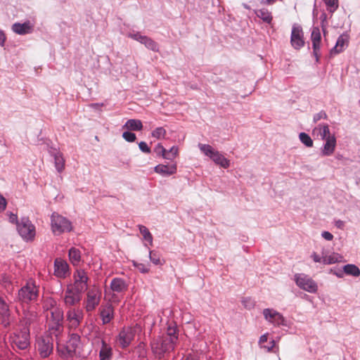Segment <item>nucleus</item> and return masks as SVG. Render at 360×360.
<instances>
[{
    "mask_svg": "<svg viewBox=\"0 0 360 360\" xmlns=\"http://www.w3.org/2000/svg\"><path fill=\"white\" fill-rule=\"evenodd\" d=\"M311 39L312 42L313 53L316 56L318 61L320 56V49L321 44V34L320 29L318 27H314L312 29Z\"/></svg>",
    "mask_w": 360,
    "mask_h": 360,
    "instance_id": "nucleus-18",
    "label": "nucleus"
},
{
    "mask_svg": "<svg viewBox=\"0 0 360 360\" xmlns=\"http://www.w3.org/2000/svg\"><path fill=\"white\" fill-rule=\"evenodd\" d=\"M327 6V10L330 12H335L338 8V0H323Z\"/></svg>",
    "mask_w": 360,
    "mask_h": 360,
    "instance_id": "nucleus-39",
    "label": "nucleus"
},
{
    "mask_svg": "<svg viewBox=\"0 0 360 360\" xmlns=\"http://www.w3.org/2000/svg\"><path fill=\"white\" fill-rule=\"evenodd\" d=\"M49 321H63V311L61 309L55 307L51 309Z\"/></svg>",
    "mask_w": 360,
    "mask_h": 360,
    "instance_id": "nucleus-31",
    "label": "nucleus"
},
{
    "mask_svg": "<svg viewBox=\"0 0 360 360\" xmlns=\"http://www.w3.org/2000/svg\"><path fill=\"white\" fill-rule=\"evenodd\" d=\"M267 340H268V334H264L260 337L259 344L261 345L262 347V346H264V343L266 342L267 341Z\"/></svg>",
    "mask_w": 360,
    "mask_h": 360,
    "instance_id": "nucleus-47",
    "label": "nucleus"
},
{
    "mask_svg": "<svg viewBox=\"0 0 360 360\" xmlns=\"http://www.w3.org/2000/svg\"><path fill=\"white\" fill-rule=\"evenodd\" d=\"M80 344V337L77 334H72L68 344L63 348H60L58 346L57 349L60 355L64 358H68L72 356L77 348Z\"/></svg>",
    "mask_w": 360,
    "mask_h": 360,
    "instance_id": "nucleus-11",
    "label": "nucleus"
},
{
    "mask_svg": "<svg viewBox=\"0 0 360 360\" xmlns=\"http://www.w3.org/2000/svg\"><path fill=\"white\" fill-rule=\"evenodd\" d=\"M134 337L135 329L131 327L123 328L116 337V342L121 348L125 349L130 345Z\"/></svg>",
    "mask_w": 360,
    "mask_h": 360,
    "instance_id": "nucleus-13",
    "label": "nucleus"
},
{
    "mask_svg": "<svg viewBox=\"0 0 360 360\" xmlns=\"http://www.w3.org/2000/svg\"><path fill=\"white\" fill-rule=\"evenodd\" d=\"M112 302L101 305L99 315L103 325L109 323L114 319V307Z\"/></svg>",
    "mask_w": 360,
    "mask_h": 360,
    "instance_id": "nucleus-17",
    "label": "nucleus"
},
{
    "mask_svg": "<svg viewBox=\"0 0 360 360\" xmlns=\"http://www.w3.org/2000/svg\"><path fill=\"white\" fill-rule=\"evenodd\" d=\"M319 131L318 135L322 140L326 139L330 134V129L328 124L319 125L314 129V132Z\"/></svg>",
    "mask_w": 360,
    "mask_h": 360,
    "instance_id": "nucleus-35",
    "label": "nucleus"
},
{
    "mask_svg": "<svg viewBox=\"0 0 360 360\" xmlns=\"http://www.w3.org/2000/svg\"><path fill=\"white\" fill-rule=\"evenodd\" d=\"M101 295V289L96 285L88 290L83 302L84 308L87 313H91L96 309L100 304Z\"/></svg>",
    "mask_w": 360,
    "mask_h": 360,
    "instance_id": "nucleus-5",
    "label": "nucleus"
},
{
    "mask_svg": "<svg viewBox=\"0 0 360 360\" xmlns=\"http://www.w3.org/2000/svg\"><path fill=\"white\" fill-rule=\"evenodd\" d=\"M82 297V293L72 289V287L67 286L62 295V299L65 308H75L79 304Z\"/></svg>",
    "mask_w": 360,
    "mask_h": 360,
    "instance_id": "nucleus-9",
    "label": "nucleus"
},
{
    "mask_svg": "<svg viewBox=\"0 0 360 360\" xmlns=\"http://www.w3.org/2000/svg\"><path fill=\"white\" fill-rule=\"evenodd\" d=\"M300 141L305 145L307 147L313 146V141L311 137L306 133L302 132L299 135Z\"/></svg>",
    "mask_w": 360,
    "mask_h": 360,
    "instance_id": "nucleus-38",
    "label": "nucleus"
},
{
    "mask_svg": "<svg viewBox=\"0 0 360 360\" xmlns=\"http://www.w3.org/2000/svg\"><path fill=\"white\" fill-rule=\"evenodd\" d=\"M9 221H10V222H11L13 224H16L17 225H18V223H19V221H18L17 215L15 214H13V213H11L9 215Z\"/></svg>",
    "mask_w": 360,
    "mask_h": 360,
    "instance_id": "nucleus-46",
    "label": "nucleus"
},
{
    "mask_svg": "<svg viewBox=\"0 0 360 360\" xmlns=\"http://www.w3.org/2000/svg\"><path fill=\"white\" fill-rule=\"evenodd\" d=\"M296 284L304 290L309 292H316L317 290L316 283L307 275L303 274H297L295 275Z\"/></svg>",
    "mask_w": 360,
    "mask_h": 360,
    "instance_id": "nucleus-15",
    "label": "nucleus"
},
{
    "mask_svg": "<svg viewBox=\"0 0 360 360\" xmlns=\"http://www.w3.org/2000/svg\"><path fill=\"white\" fill-rule=\"evenodd\" d=\"M342 257L338 253H333L328 256L323 257V263L326 264H332L342 261Z\"/></svg>",
    "mask_w": 360,
    "mask_h": 360,
    "instance_id": "nucleus-33",
    "label": "nucleus"
},
{
    "mask_svg": "<svg viewBox=\"0 0 360 360\" xmlns=\"http://www.w3.org/2000/svg\"><path fill=\"white\" fill-rule=\"evenodd\" d=\"M17 230L20 236L26 241H32L35 237V227L28 217L21 218L18 223Z\"/></svg>",
    "mask_w": 360,
    "mask_h": 360,
    "instance_id": "nucleus-8",
    "label": "nucleus"
},
{
    "mask_svg": "<svg viewBox=\"0 0 360 360\" xmlns=\"http://www.w3.org/2000/svg\"><path fill=\"white\" fill-rule=\"evenodd\" d=\"M122 137L128 142H134L136 139L135 134L128 131L123 133Z\"/></svg>",
    "mask_w": 360,
    "mask_h": 360,
    "instance_id": "nucleus-41",
    "label": "nucleus"
},
{
    "mask_svg": "<svg viewBox=\"0 0 360 360\" xmlns=\"http://www.w3.org/2000/svg\"><path fill=\"white\" fill-rule=\"evenodd\" d=\"M129 37L134 39L136 41H140L141 44L146 45V47L150 49H154L155 44V43L149 38L146 36H142L139 33L129 34Z\"/></svg>",
    "mask_w": 360,
    "mask_h": 360,
    "instance_id": "nucleus-26",
    "label": "nucleus"
},
{
    "mask_svg": "<svg viewBox=\"0 0 360 360\" xmlns=\"http://www.w3.org/2000/svg\"><path fill=\"white\" fill-rule=\"evenodd\" d=\"M162 160H163V161H162V162H161L160 163H165V165H167V162H169V160H163V159H162Z\"/></svg>",
    "mask_w": 360,
    "mask_h": 360,
    "instance_id": "nucleus-56",
    "label": "nucleus"
},
{
    "mask_svg": "<svg viewBox=\"0 0 360 360\" xmlns=\"http://www.w3.org/2000/svg\"><path fill=\"white\" fill-rule=\"evenodd\" d=\"M123 127L130 131H140L143 128V124L141 120L131 119L127 121Z\"/></svg>",
    "mask_w": 360,
    "mask_h": 360,
    "instance_id": "nucleus-29",
    "label": "nucleus"
},
{
    "mask_svg": "<svg viewBox=\"0 0 360 360\" xmlns=\"http://www.w3.org/2000/svg\"><path fill=\"white\" fill-rule=\"evenodd\" d=\"M182 360H198V359L196 356L189 354L183 358Z\"/></svg>",
    "mask_w": 360,
    "mask_h": 360,
    "instance_id": "nucleus-49",
    "label": "nucleus"
},
{
    "mask_svg": "<svg viewBox=\"0 0 360 360\" xmlns=\"http://www.w3.org/2000/svg\"><path fill=\"white\" fill-rule=\"evenodd\" d=\"M55 166L58 172H61L65 168V160L60 153L54 156Z\"/></svg>",
    "mask_w": 360,
    "mask_h": 360,
    "instance_id": "nucleus-37",
    "label": "nucleus"
},
{
    "mask_svg": "<svg viewBox=\"0 0 360 360\" xmlns=\"http://www.w3.org/2000/svg\"><path fill=\"white\" fill-rule=\"evenodd\" d=\"M127 289L128 285L124 280L120 278H114L110 283V288L105 290V296L108 297L110 302L118 304Z\"/></svg>",
    "mask_w": 360,
    "mask_h": 360,
    "instance_id": "nucleus-2",
    "label": "nucleus"
},
{
    "mask_svg": "<svg viewBox=\"0 0 360 360\" xmlns=\"http://www.w3.org/2000/svg\"><path fill=\"white\" fill-rule=\"evenodd\" d=\"M4 282L5 287H8L11 285V281L8 280L7 277L4 278Z\"/></svg>",
    "mask_w": 360,
    "mask_h": 360,
    "instance_id": "nucleus-53",
    "label": "nucleus"
},
{
    "mask_svg": "<svg viewBox=\"0 0 360 360\" xmlns=\"http://www.w3.org/2000/svg\"><path fill=\"white\" fill-rule=\"evenodd\" d=\"M49 330L52 335H54L58 340V336L63 331V321H52L49 322Z\"/></svg>",
    "mask_w": 360,
    "mask_h": 360,
    "instance_id": "nucleus-27",
    "label": "nucleus"
},
{
    "mask_svg": "<svg viewBox=\"0 0 360 360\" xmlns=\"http://www.w3.org/2000/svg\"><path fill=\"white\" fill-rule=\"evenodd\" d=\"M6 198L0 194V211H4L6 209Z\"/></svg>",
    "mask_w": 360,
    "mask_h": 360,
    "instance_id": "nucleus-44",
    "label": "nucleus"
},
{
    "mask_svg": "<svg viewBox=\"0 0 360 360\" xmlns=\"http://www.w3.org/2000/svg\"><path fill=\"white\" fill-rule=\"evenodd\" d=\"M69 274L68 263L60 258H56L54 261V275L58 278H64Z\"/></svg>",
    "mask_w": 360,
    "mask_h": 360,
    "instance_id": "nucleus-19",
    "label": "nucleus"
},
{
    "mask_svg": "<svg viewBox=\"0 0 360 360\" xmlns=\"http://www.w3.org/2000/svg\"><path fill=\"white\" fill-rule=\"evenodd\" d=\"M276 1L277 0H266V1L264 3L268 5H271V4H273L274 3H275Z\"/></svg>",
    "mask_w": 360,
    "mask_h": 360,
    "instance_id": "nucleus-55",
    "label": "nucleus"
},
{
    "mask_svg": "<svg viewBox=\"0 0 360 360\" xmlns=\"http://www.w3.org/2000/svg\"><path fill=\"white\" fill-rule=\"evenodd\" d=\"M311 258L315 262H323V258H321L319 255H318L316 253L314 252L311 255Z\"/></svg>",
    "mask_w": 360,
    "mask_h": 360,
    "instance_id": "nucleus-48",
    "label": "nucleus"
},
{
    "mask_svg": "<svg viewBox=\"0 0 360 360\" xmlns=\"http://www.w3.org/2000/svg\"><path fill=\"white\" fill-rule=\"evenodd\" d=\"M167 334L169 338L163 341L162 343V349L164 352H169L174 349V342L177 339L176 334V328L169 327L168 328Z\"/></svg>",
    "mask_w": 360,
    "mask_h": 360,
    "instance_id": "nucleus-22",
    "label": "nucleus"
},
{
    "mask_svg": "<svg viewBox=\"0 0 360 360\" xmlns=\"http://www.w3.org/2000/svg\"><path fill=\"white\" fill-rule=\"evenodd\" d=\"M160 152L161 153L162 159L168 160L169 162L167 165L159 163V174L167 176L175 174L176 172V162L174 160L179 153L178 148L172 146L169 150H167L159 144Z\"/></svg>",
    "mask_w": 360,
    "mask_h": 360,
    "instance_id": "nucleus-1",
    "label": "nucleus"
},
{
    "mask_svg": "<svg viewBox=\"0 0 360 360\" xmlns=\"http://www.w3.org/2000/svg\"><path fill=\"white\" fill-rule=\"evenodd\" d=\"M335 226L340 229H343L345 226V222L342 220H338L335 221Z\"/></svg>",
    "mask_w": 360,
    "mask_h": 360,
    "instance_id": "nucleus-51",
    "label": "nucleus"
},
{
    "mask_svg": "<svg viewBox=\"0 0 360 360\" xmlns=\"http://www.w3.org/2000/svg\"><path fill=\"white\" fill-rule=\"evenodd\" d=\"M34 25L30 21L24 23L16 22L12 26V30L18 34H26L33 31Z\"/></svg>",
    "mask_w": 360,
    "mask_h": 360,
    "instance_id": "nucleus-23",
    "label": "nucleus"
},
{
    "mask_svg": "<svg viewBox=\"0 0 360 360\" xmlns=\"http://www.w3.org/2000/svg\"><path fill=\"white\" fill-rule=\"evenodd\" d=\"M13 347L25 349L30 345V328L27 321H23L11 337Z\"/></svg>",
    "mask_w": 360,
    "mask_h": 360,
    "instance_id": "nucleus-3",
    "label": "nucleus"
},
{
    "mask_svg": "<svg viewBox=\"0 0 360 360\" xmlns=\"http://www.w3.org/2000/svg\"><path fill=\"white\" fill-rule=\"evenodd\" d=\"M139 228L140 233L143 236V239L145 242V244L146 245H151L153 238H152V236H151L150 233L149 232L148 229L143 225H139Z\"/></svg>",
    "mask_w": 360,
    "mask_h": 360,
    "instance_id": "nucleus-34",
    "label": "nucleus"
},
{
    "mask_svg": "<svg viewBox=\"0 0 360 360\" xmlns=\"http://www.w3.org/2000/svg\"><path fill=\"white\" fill-rule=\"evenodd\" d=\"M347 44V39L345 36H340L337 40L335 47L331 50V53H339L342 52Z\"/></svg>",
    "mask_w": 360,
    "mask_h": 360,
    "instance_id": "nucleus-30",
    "label": "nucleus"
},
{
    "mask_svg": "<svg viewBox=\"0 0 360 360\" xmlns=\"http://www.w3.org/2000/svg\"><path fill=\"white\" fill-rule=\"evenodd\" d=\"M154 170H155V172H158V166H155L154 167Z\"/></svg>",
    "mask_w": 360,
    "mask_h": 360,
    "instance_id": "nucleus-57",
    "label": "nucleus"
},
{
    "mask_svg": "<svg viewBox=\"0 0 360 360\" xmlns=\"http://www.w3.org/2000/svg\"><path fill=\"white\" fill-rule=\"evenodd\" d=\"M262 347L266 349L268 352H274L278 354L279 351V347L276 345L275 340L271 341L270 345H264L262 346Z\"/></svg>",
    "mask_w": 360,
    "mask_h": 360,
    "instance_id": "nucleus-40",
    "label": "nucleus"
},
{
    "mask_svg": "<svg viewBox=\"0 0 360 360\" xmlns=\"http://www.w3.org/2000/svg\"><path fill=\"white\" fill-rule=\"evenodd\" d=\"M264 318L268 321L277 326L283 325L284 323L283 316L276 311L271 309H265L263 311Z\"/></svg>",
    "mask_w": 360,
    "mask_h": 360,
    "instance_id": "nucleus-20",
    "label": "nucleus"
},
{
    "mask_svg": "<svg viewBox=\"0 0 360 360\" xmlns=\"http://www.w3.org/2000/svg\"><path fill=\"white\" fill-rule=\"evenodd\" d=\"M139 147L140 150L146 153H148L150 152V148L148 146L147 143L144 141H141L139 143Z\"/></svg>",
    "mask_w": 360,
    "mask_h": 360,
    "instance_id": "nucleus-43",
    "label": "nucleus"
},
{
    "mask_svg": "<svg viewBox=\"0 0 360 360\" xmlns=\"http://www.w3.org/2000/svg\"><path fill=\"white\" fill-rule=\"evenodd\" d=\"M256 15L263 22L270 24L273 20L271 13L267 8H261L255 11Z\"/></svg>",
    "mask_w": 360,
    "mask_h": 360,
    "instance_id": "nucleus-28",
    "label": "nucleus"
},
{
    "mask_svg": "<svg viewBox=\"0 0 360 360\" xmlns=\"http://www.w3.org/2000/svg\"><path fill=\"white\" fill-rule=\"evenodd\" d=\"M37 347L42 358L48 357L53 352V338L49 335L43 336L37 340Z\"/></svg>",
    "mask_w": 360,
    "mask_h": 360,
    "instance_id": "nucleus-14",
    "label": "nucleus"
},
{
    "mask_svg": "<svg viewBox=\"0 0 360 360\" xmlns=\"http://www.w3.org/2000/svg\"><path fill=\"white\" fill-rule=\"evenodd\" d=\"M344 272L347 275L353 276H359L360 275V269L354 264H347L343 267Z\"/></svg>",
    "mask_w": 360,
    "mask_h": 360,
    "instance_id": "nucleus-36",
    "label": "nucleus"
},
{
    "mask_svg": "<svg viewBox=\"0 0 360 360\" xmlns=\"http://www.w3.org/2000/svg\"><path fill=\"white\" fill-rule=\"evenodd\" d=\"M0 322L4 327L10 325V310L8 305L4 298L0 295Z\"/></svg>",
    "mask_w": 360,
    "mask_h": 360,
    "instance_id": "nucleus-21",
    "label": "nucleus"
},
{
    "mask_svg": "<svg viewBox=\"0 0 360 360\" xmlns=\"http://www.w3.org/2000/svg\"><path fill=\"white\" fill-rule=\"evenodd\" d=\"M321 235L322 237L327 240H332L333 238V234L328 231H323Z\"/></svg>",
    "mask_w": 360,
    "mask_h": 360,
    "instance_id": "nucleus-45",
    "label": "nucleus"
},
{
    "mask_svg": "<svg viewBox=\"0 0 360 360\" xmlns=\"http://www.w3.org/2000/svg\"><path fill=\"white\" fill-rule=\"evenodd\" d=\"M51 228L54 235L59 236L71 231L72 225L68 219L57 212H53L51 216Z\"/></svg>",
    "mask_w": 360,
    "mask_h": 360,
    "instance_id": "nucleus-4",
    "label": "nucleus"
},
{
    "mask_svg": "<svg viewBox=\"0 0 360 360\" xmlns=\"http://www.w3.org/2000/svg\"><path fill=\"white\" fill-rule=\"evenodd\" d=\"M84 319V312L79 307L69 308L66 311V320L69 328H77Z\"/></svg>",
    "mask_w": 360,
    "mask_h": 360,
    "instance_id": "nucleus-12",
    "label": "nucleus"
},
{
    "mask_svg": "<svg viewBox=\"0 0 360 360\" xmlns=\"http://www.w3.org/2000/svg\"><path fill=\"white\" fill-rule=\"evenodd\" d=\"M324 140L326 141V143L322 150V154L325 156L330 155L335 150L336 146V139L334 135H332L328 136L327 139Z\"/></svg>",
    "mask_w": 360,
    "mask_h": 360,
    "instance_id": "nucleus-25",
    "label": "nucleus"
},
{
    "mask_svg": "<svg viewBox=\"0 0 360 360\" xmlns=\"http://www.w3.org/2000/svg\"><path fill=\"white\" fill-rule=\"evenodd\" d=\"M39 295V287L33 281H29L18 291V299L22 302L27 303L36 300Z\"/></svg>",
    "mask_w": 360,
    "mask_h": 360,
    "instance_id": "nucleus-7",
    "label": "nucleus"
},
{
    "mask_svg": "<svg viewBox=\"0 0 360 360\" xmlns=\"http://www.w3.org/2000/svg\"><path fill=\"white\" fill-rule=\"evenodd\" d=\"M113 356L112 347L104 340H101V347L99 351V360H111Z\"/></svg>",
    "mask_w": 360,
    "mask_h": 360,
    "instance_id": "nucleus-24",
    "label": "nucleus"
},
{
    "mask_svg": "<svg viewBox=\"0 0 360 360\" xmlns=\"http://www.w3.org/2000/svg\"><path fill=\"white\" fill-rule=\"evenodd\" d=\"M326 118H327L326 113L324 111H321L319 113H316V115H314V122H317L321 119H326Z\"/></svg>",
    "mask_w": 360,
    "mask_h": 360,
    "instance_id": "nucleus-42",
    "label": "nucleus"
},
{
    "mask_svg": "<svg viewBox=\"0 0 360 360\" xmlns=\"http://www.w3.org/2000/svg\"><path fill=\"white\" fill-rule=\"evenodd\" d=\"M165 134H166L165 129L163 128L159 127V139L161 136H165Z\"/></svg>",
    "mask_w": 360,
    "mask_h": 360,
    "instance_id": "nucleus-52",
    "label": "nucleus"
},
{
    "mask_svg": "<svg viewBox=\"0 0 360 360\" xmlns=\"http://www.w3.org/2000/svg\"><path fill=\"white\" fill-rule=\"evenodd\" d=\"M73 283L68 285V287H72V289L82 293L87 289L89 277L87 273L82 269H77L73 274Z\"/></svg>",
    "mask_w": 360,
    "mask_h": 360,
    "instance_id": "nucleus-10",
    "label": "nucleus"
},
{
    "mask_svg": "<svg viewBox=\"0 0 360 360\" xmlns=\"http://www.w3.org/2000/svg\"><path fill=\"white\" fill-rule=\"evenodd\" d=\"M6 40V36L3 31L0 30V45L3 46Z\"/></svg>",
    "mask_w": 360,
    "mask_h": 360,
    "instance_id": "nucleus-50",
    "label": "nucleus"
},
{
    "mask_svg": "<svg viewBox=\"0 0 360 360\" xmlns=\"http://www.w3.org/2000/svg\"><path fill=\"white\" fill-rule=\"evenodd\" d=\"M290 44L292 46L299 50L304 45V34L300 26L294 25L292 28Z\"/></svg>",
    "mask_w": 360,
    "mask_h": 360,
    "instance_id": "nucleus-16",
    "label": "nucleus"
},
{
    "mask_svg": "<svg viewBox=\"0 0 360 360\" xmlns=\"http://www.w3.org/2000/svg\"><path fill=\"white\" fill-rule=\"evenodd\" d=\"M198 147L200 151L209 157L215 164L225 169L229 167L230 161L219 151L214 150L210 145L199 143Z\"/></svg>",
    "mask_w": 360,
    "mask_h": 360,
    "instance_id": "nucleus-6",
    "label": "nucleus"
},
{
    "mask_svg": "<svg viewBox=\"0 0 360 360\" xmlns=\"http://www.w3.org/2000/svg\"><path fill=\"white\" fill-rule=\"evenodd\" d=\"M69 258L74 266L77 265L81 259L80 251L75 248H70L69 250Z\"/></svg>",
    "mask_w": 360,
    "mask_h": 360,
    "instance_id": "nucleus-32",
    "label": "nucleus"
},
{
    "mask_svg": "<svg viewBox=\"0 0 360 360\" xmlns=\"http://www.w3.org/2000/svg\"><path fill=\"white\" fill-rule=\"evenodd\" d=\"M150 259L153 262L154 264H157L158 263V259H155V257H153V252H150Z\"/></svg>",
    "mask_w": 360,
    "mask_h": 360,
    "instance_id": "nucleus-54",
    "label": "nucleus"
}]
</instances>
